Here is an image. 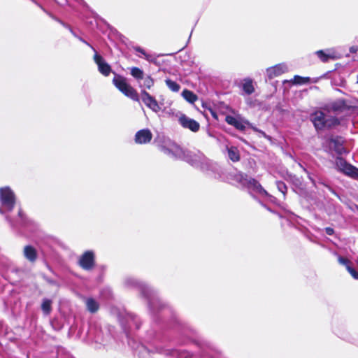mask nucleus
<instances>
[{"mask_svg": "<svg viewBox=\"0 0 358 358\" xmlns=\"http://www.w3.org/2000/svg\"><path fill=\"white\" fill-rule=\"evenodd\" d=\"M154 85V80L150 76H147L144 79L143 86L147 89H150Z\"/></svg>", "mask_w": 358, "mask_h": 358, "instance_id": "nucleus-29", "label": "nucleus"}, {"mask_svg": "<svg viewBox=\"0 0 358 358\" xmlns=\"http://www.w3.org/2000/svg\"><path fill=\"white\" fill-rule=\"evenodd\" d=\"M131 74L135 78L139 80L143 78V71L137 67H132L131 69Z\"/></svg>", "mask_w": 358, "mask_h": 358, "instance_id": "nucleus-25", "label": "nucleus"}, {"mask_svg": "<svg viewBox=\"0 0 358 358\" xmlns=\"http://www.w3.org/2000/svg\"><path fill=\"white\" fill-rule=\"evenodd\" d=\"M128 284H131V285H138L140 288L142 289V292L145 295H148L147 292L149 290V287H148L145 285H142L136 282L134 279H129L127 280Z\"/></svg>", "mask_w": 358, "mask_h": 358, "instance_id": "nucleus-27", "label": "nucleus"}, {"mask_svg": "<svg viewBox=\"0 0 358 358\" xmlns=\"http://www.w3.org/2000/svg\"><path fill=\"white\" fill-rule=\"evenodd\" d=\"M240 182L247 187L248 189L259 193L261 195L267 196V192L261 186V185L254 178L248 177L247 175L240 174L238 176Z\"/></svg>", "mask_w": 358, "mask_h": 358, "instance_id": "nucleus-6", "label": "nucleus"}, {"mask_svg": "<svg viewBox=\"0 0 358 358\" xmlns=\"http://www.w3.org/2000/svg\"><path fill=\"white\" fill-rule=\"evenodd\" d=\"M152 134L148 129L139 130L136 133L135 142L137 144H146L150 142Z\"/></svg>", "mask_w": 358, "mask_h": 358, "instance_id": "nucleus-14", "label": "nucleus"}, {"mask_svg": "<svg viewBox=\"0 0 358 358\" xmlns=\"http://www.w3.org/2000/svg\"><path fill=\"white\" fill-rule=\"evenodd\" d=\"M95 52L94 55V62L98 66L99 71L105 76H107L110 74L111 71V68L108 63L103 59V58L99 55L94 48H92Z\"/></svg>", "mask_w": 358, "mask_h": 358, "instance_id": "nucleus-13", "label": "nucleus"}, {"mask_svg": "<svg viewBox=\"0 0 358 358\" xmlns=\"http://www.w3.org/2000/svg\"><path fill=\"white\" fill-rule=\"evenodd\" d=\"M259 132H260L261 134H262L264 136H265V134H264V131H259Z\"/></svg>", "mask_w": 358, "mask_h": 358, "instance_id": "nucleus-37", "label": "nucleus"}, {"mask_svg": "<svg viewBox=\"0 0 358 358\" xmlns=\"http://www.w3.org/2000/svg\"><path fill=\"white\" fill-rule=\"evenodd\" d=\"M182 96L187 101L191 103H194L197 100V96L188 90H183Z\"/></svg>", "mask_w": 358, "mask_h": 358, "instance_id": "nucleus-21", "label": "nucleus"}, {"mask_svg": "<svg viewBox=\"0 0 358 358\" xmlns=\"http://www.w3.org/2000/svg\"><path fill=\"white\" fill-rule=\"evenodd\" d=\"M310 78L309 77H301L299 76H295L294 77L293 83L296 85H303L306 84L310 82Z\"/></svg>", "mask_w": 358, "mask_h": 358, "instance_id": "nucleus-26", "label": "nucleus"}, {"mask_svg": "<svg viewBox=\"0 0 358 358\" xmlns=\"http://www.w3.org/2000/svg\"><path fill=\"white\" fill-rule=\"evenodd\" d=\"M6 219L8 220V221L10 223V224L12 226H14V224L13 223V222L10 220H9V218L8 217H6Z\"/></svg>", "mask_w": 358, "mask_h": 358, "instance_id": "nucleus-35", "label": "nucleus"}, {"mask_svg": "<svg viewBox=\"0 0 358 358\" xmlns=\"http://www.w3.org/2000/svg\"><path fill=\"white\" fill-rule=\"evenodd\" d=\"M225 121L228 124L234 127L240 131H244L246 128V125L250 124L248 120H245L240 115H237L236 117L226 115Z\"/></svg>", "mask_w": 358, "mask_h": 358, "instance_id": "nucleus-10", "label": "nucleus"}, {"mask_svg": "<svg viewBox=\"0 0 358 358\" xmlns=\"http://www.w3.org/2000/svg\"><path fill=\"white\" fill-rule=\"evenodd\" d=\"M315 55L322 62H327L329 59H335L338 57L337 52L334 49L317 50L315 52Z\"/></svg>", "mask_w": 358, "mask_h": 358, "instance_id": "nucleus-16", "label": "nucleus"}, {"mask_svg": "<svg viewBox=\"0 0 358 358\" xmlns=\"http://www.w3.org/2000/svg\"><path fill=\"white\" fill-rule=\"evenodd\" d=\"M328 147L331 150L335 151L337 155L348 153V150L344 145V141L341 137H336L330 138L328 141Z\"/></svg>", "mask_w": 358, "mask_h": 358, "instance_id": "nucleus-9", "label": "nucleus"}, {"mask_svg": "<svg viewBox=\"0 0 358 358\" xmlns=\"http://www.w3.org/2000/svg\"><path fill=\"white\" fill-rule=\"evenodd\" d=\"M277 187L279 191L281 192L283 195H285L287 191V187L285 183L282 182H278Z\"/></svg>", "mask_w": 358, "mask_h": 358, "instance_id": "nucleus-30", "label": "nucleus"}, {"mask_svg": "<svg viewBox=\"0 0 358 358\" xmlns=\"http://www.w3.org/2000/svg\"><path fill=\"white\" fill-rule=\"evenodd\" d=\"M350 52H352V53H355L357 51V47H355V46H352L350 48Z\"/></svg>", "mask_w": 358, "mask_h": 358, "instance_id": "nucleus-34", "label": "nucleus"}, {"mask_svg": "<svg viewBox=\"0 0 358 358\" xmlns=\"http://www.w3.org/2000/svg\"><path fill=\"white\" fill-rule=\"evenodd\" d=\"M141 97L145 106L152 111L157 113L161 110V108L157 100L146 91H141Z\"/></svg>", "mask_w": 358, "mask_h": 358, "instance_id": "nucleus-11", "label": "nucleus"}, {"mask_svg": "<svg viewBox=\"0 0 358 358\" xmlns=\"http://www.w3.org/2000/svg\"><path fill=\"white\" fill-rule=\"evenodd\" d=\"M0 213L3 214L5 211L13 210L15 202L16 196L14 192L8 186L0 187Z\"/></svg>", "mask_w": 358, "mask_h": 358, "instance_id": "nucleus-2", "label": "nucleus"}, {"mask_svg": "<svg viewBox=\"0 0 358 358\" xmlns=\"http://www.w3.org/2000/svg\"><path fill=\"white\" fill-rule=\"evenodd\" d=\"M161 150L171 158L184 160L194 166L199 167L203 171L206 170V166L208 165L206 159L202 154L184 150L173 142L165 143L161 147Z\"/></svg>", "mask_w": 358, "mask_h": 358, "instance_id": "nucleus-1", "label": "nucleus"}, {"mask_svg": "<svg viewBox=\"0 0 358 358\" xmlns=\"http://www.w3.org/2000/svg\"><path fill=\"white\" fill-rule=\"evenodd\" d=\"M310 120L317 130L330 128L339 124V121L337 118L327 117L322 111H315L314 113L311 114Z\"/></svg>", "mask_w": 358, "mask_h": 358, "instance_id": "nucleus-3", "label": "nucleus"}, {"mask_svg": "<svg viewBox=\"0 0 358 358\" xmlns=\"http://www.w3.org/2000/svg\"><path fill=\"white\" fill-rule=\"evenodd\" d=\"M79 266L84 270L90 271L95 265V255L92 250L85 251L79 258Z\"/></svg>", "mask_w": 358, "mask_h": 358, "instance_id": "nucleus-7", "label": "nucleus"}, {"mask_svg": "<svg viewBox=\"0 0 358 358\" xmlns=\"http://www.w3.org/2000/svg\"><path fill=\"white\" fill-rule=\"evenodd\" d=\"M134 50L136 51V52H140L142 55H143V57H145V59L149 62H152V56L147 54L145 52V51L141 48V47H138V46H136V47H134Z\"/></svg>", "mask_w": 358, "mask_h": 358, "instance_id": "nucleus-28", "label": "nucleus"}, {"mask_svg": "<svg viewBox=\"0 0 358 358\" xmlns=\"http://www.w3.org/2000/svg\"><path fill=\"white\" fill-rule=\"evenodd\" d=\"M346 108V104L345 103L342 101V100H338L336 102H334L332 106H331V108L334 110V111H340V110H343V109H345Z\"/></svg>", "mask_w": 358, "mask_h": 358, "instance_id": "nucleus-24", "label": "nucleus"}, {"mask_svg": "<svg viewBox=\"0 0 358 358\" xmlns=\"http://www.w3.org/2000/svg\"><path fill=\"white\" fill-rule=\"evenodd\" d=\"M338 261L341 264L345 266L347 271L355 279L358 280V272L351 266V262L348 259L340 256L338 258Z\"/></svg>", "mask_w": 358, "mask_h": 358, "instance_id": "nucleus-18", "label": "nucleus"}, {"mask_svg": "<svg viewBox=\"0 0 358 358\" xmlns=\"http://www.w3.org/2000/svg\"><path fill=\"white\" fill-rule=\"evenodd\" d=\"M213 117L215 119H217V115L215 113H212Z\"/></svg>", "mask_w": 358, "mask_h": 358, "instance_id": "nucleus-36", "label": "nucleus"}, {"mask_svg": "<svg viewBox=\"0 0 358 358\" xmlns=\"http://www.w3.org/2000/svg\"><path fill=\"white\" fill-rule=\"evenodd\" d=\"M24 257L30 262H34L37 259L36 250L31 245H26L23 249Z\"/></svg>", "mask_w": 358, "mask_h": 358, "instance_id": "nucleus-17", "label": "nucleus"}, {"mask_svg": "<svg viewBox=\"0 0 358 358\" xmlns=\"http://www.w3.org/2000/svg\"><path fill=\"white\" fill-rule=\"evenodd\" d=\"M357 83H358V75H357Z\"/></svg>", "mask_w": 358, "mask_h": 358, "instance_id": "nucleus-39", "label": "nucleus"}, {"mask_svg": "<svg viewBox=\"0 0 358 358\" xmlns=\"http://www.w3.org/2000/svg\"><path fill=\"white\" fill-rule=\"evenodd\" d=\"M178 122L183 128L188 129L192 132H197L200 129V124L197 121L183 113H180L178 115Z\"/></svg>", "mask_w": 358, "mask_h": 358, "instance_id": "nucleus-8", "label": "nucleus"}, {"mask_svg": "<svg viewBox=\"0 0 358 358\" xmlns=\"http://www.w3.org/2000/svg\"><path fill=\"white\" fill-rule=\"evenodd\" d=\"M229 158L234 162H238L240 159V155L238 150L236 147L231 146L227 148Z\"/></svg>", "mask_w": 358, "mask_h": 358, "instance_id": "nucleus-19", "label": "nucleus"}, {"mask_svg": "<svg viewBox=\"0 0 358 358\" xmlns=\"http://www.w3.org/2000/svg\"><path fill=\"white\" fill-rule=\"evenodd\" d=\"M255 131H259L256 128H253Z\"/></svg>", "mask_w": 358, "mask_h": 358, "instance_id": "nucleus-38", "label": "nucleus"}, {"mask_svg": "<svg viewBox=\"0 0 358 358\" xmlns=\"http://www.w3.org/2000/svg\"><path fill=\"white\" fill-rule=\"evenodd\" d=\"M165 83L167 87L169 88V90H171L172 92H178L180 89V85L171 79H166L165 80Z\"/></svg>", "mask_w": 358, "mask_h": 358, "instance_id": "nucleus-23", "label": "nucleus"}, {"mask_svg": "<svg viewBox=\"0 0 358 358\" xmlns=\"http://www.w3.org/2000/svg\"><path fill=\"white\" fill-rule=\"evenodd\" d=\"M113 82L115 87L125 96L129 97L134 101H139V96L138 93L130 85L127 83L124 78L116 75L114 77Z\"/></svg>", "mask_w": 358, "mask_h": 358, "instance_id": "nucleus-4", "label": "nucleus"}, {"mask_svg": "<svg viewBox=\"0 0 358 358\" xmlns=\"http://www.w3.org/2000/svg\"><path fill=\"white\" fill-rule=\"evenodd\" d=\"M289 68L287 64H278L273 66L266 69V76L268 79H273L287 72Z\"/></svg>", "mask_w": 358, "mask_h": 358, "instance_id": "nucleus-12", "label": "nucleus"}, {"mask_svg": "<svg viewBox=\"0 0 358 358\" xmlns=\"http://www.w3.org/2000/svg\"><path fill=\"white\" fill-rule=\"evenodd\" d=\"M242 94L250 95L255 91L254 80L250 78H243L240 83Z\"/></svg>", "mask_w": 358, "mask_h": 358, "instance_id": "nucleus-15", "label": "nucleus"}, {"mask_svg": "<svg viewBox=\"0 0 358 358\" xmlns=\"http://www.w3.org/2000/svg\"><path fill=\"white\" fill-rule=\"evenodd\" d=\"M34 3H36L43 11H44L45 13H46L47 14L50 15L49 13L39 3H38L36 1H35L34 0H31Z\"/></svg>", "mask_w": 358, "mask_h": 358, "instance_id": "nucleus-33", "label": "nucleus"}, {"mask_svg": "<svg viewBox=\"0 0 358 358\" xmlns=\"http://www.w3.org/2000/svg\"><path fill=\"white\" fill-rule=\"evenodd\" d=\"M325 231L329 236L333 235L334 233V230L332 228H331V227L325 228Z\"/></svg>", "mask_w": 358, "mask_h": 358, "instance_id": "nucleus-32", "label": "nucleus"}, {"mask_svg": "<svg viewBox=\"0 0 358 358\" xmlns=\"http://www.w3.org/2000/svg\"><path fill=\"white\" fill-rule=\"evenodd\" d=\"M18 216H19V217L21 220V223L24 224V222H25L24 221V216L23 212L21 210H19Z\"/></svg>", "mask_w": 358, "mask_h": 358, "instance_id": "nucleus-31", "label": "nucleus"}, {"mask_svg": "<svg viewBox=\"0 0 358 358\" xmlns=\"http://www.w3.org/2000/svg\"><path fill=\"white\" fill-rule=\"evenodd\" d=\"M85 303H86L87 310L90 313H96L99 310V303H97V301H96L94 299H93L92 298L87 299Z\"/></svg>", "mask_w": 358, "mask_h": 358, "instance_id": "nucleus-20", "label": "nucleus"}, {"mask_svg": "<svg viewBox=\"0 0 358 358\" xmlns=\"http://www.w3.org/2000/svg\"><path fill=\"white\" fill-rule=\"evenodd\" d=\"M336 166L339 171L349 177L358 180V169L348 164L343 158L338 157L336 159Z\"/></svg>", "mask_w": 358, "mask_h": 358, "instance_id": "nucleus-5", "label": "nucleus"}, {"mask_svg": "<svg viewBox=\"0 0 358 358\" xmlns=\"http://www.w3.org/2000/svg\"><path fill=\"white\" fill-rule=\"evenodd\" d=\"M41 309L44 314L49 315L52 310V301L50 299H44L41 304Z\"/></svg>", "mask_w": 358, "mask_h": 358, "instance_id": "nucleus-22", "label": "nucleus"}]
</instances>
